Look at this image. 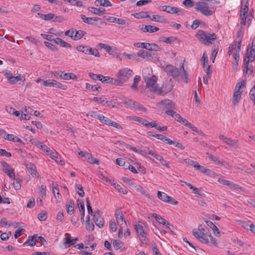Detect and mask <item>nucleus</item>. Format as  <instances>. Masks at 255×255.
Masks as SVG:
<instances>
[{
  "instance_id": "a19ab883",
  "label": "nucleus",
  "mask_w": 255,
  "mask_h": 255,
  "mask_svg": "<svg viewBox=\"0 0 255 255\" xmlns=\"http://www.w3.org/2000/svg\"><path fill=\"white\" fill-rule=\"evenodd\" d=\"M97 119L102 123H104L106 125H109L111 120H110L108 118L105 117L102 115H98L97 116Z\"/></svg>"
},
{
  "instance_id": "4c0bfd02",
  "label": "nucleus",
  "mask_w": 255,
  "mask_h": 255,
  "mask_svg": "<svg viewBox=\"0 0 255 255\" xmlns=\"http://www.w3.org/2000/svg\"><path fill=\"white\" fill-rule=\"evenodd\" d=\"M138 56L141 57L143 59L148 58L151 57V54L144 50H139L137 53Z\"/></svg>"
},
{
  "instance_id": "a878e982",
  "label": "nucleus",
  "mask_w": 255,
  "mask_h": 255,
  "mask_svg": "<svg viewBox=\"0 0 255 255\" xmlns=\"http://www.w3.org/2000/svg\"><path fill=\"white\" fill-rule=\"evenodd\" d=\"M160 104L163 105V107L166 109H174V104L173 102L169 99H165L162 100Z\"/></svg>"
},
{
  "instance_id": "423d86ee",
  "label": "nucleus",
  "mask_w": 255,
  "mask_h": 255,
  "mask_svg": "<svg viewBox=\"0 0 255 255\" xmlns=\"http://www.w3.org/2000/svg\"><path fill=\"white\" fill-rule=\"evenodd\" d=\"M241 4L242 7L240 10L241 24L242 26H245L246 23V14L249 11L248 0H242Z\"/></svg>"
},
{
  "instance_id": "3c124183",
  "label": "nucleus",
  "mask_w": 255,
  "mask_h": 255,
  "mask_svg": "<svg viewBox=\"0 0 255 255\" xmlns=\"http://www.w3.org/2000/svg\"><path fill=\"white\" fill-rule=\"evenodd\" d=\"M37 218L40 221H41L46 220L47 218L46 212L44 211H42L38 215Z\"/></svg>"
},
{
  "instance_id": "a211bd4d",
  "label": "nucleus",
  "mask_w": 255,
  "mask_h": 255,
  "mask_svg": "<svg viewBox=\"0 0 255 255\" xmlns=\"http://www.w3.org/2000/svg\"><path fill=\"white\" fill-rule=\"evenodd\" d=\"M241 45H242V39H240L238 42L237 47L235 48V52L234 54V60L233 61H236L237 62H239L240 60V52L241 49Z\"/></svg>"
},
{
  "instance_id": "37998d69",
  "label": "nucleus",
  "mask_w": 255,
  "mask_h": 255,
  "mask_svg": "<svg viewBox=\"0 0 255 255\" xmlns=\"http://www.w3.org/2000/svg\"><path fill=\"white\" fill-rule=\"evenodd\" d=\"M134 17L137 18H150V16L148 14V12L146 11H141L138 13H135L134 14Z\"/></svg>"
},
{
  "instance_id": "ea45409f",
  "label": "nucleus",
  "mask_w": 255,
  "mask_h": 255,
  "mask_svg": "<svg viewBox=\"0 0 255 255\" xmlns=\"http://www.w3.org/2000/svg\"><path fill=\"white\" fill-rule=\"evenodd\" d=\"M157 197L161 201L166 202L167 200L169 198V196L164 192L158 191L157 192Z\"/></svg>"
},
{
  "instance_id": "e2e57ef3",
  "label": "nucleus",
  "mask_w": 255,
  "mask_h": 255,
  "mask_svg": "<svg viewBox=\"0 0 255 255\" xmlns=\"http://www.w3.org/2000/svg\"><path fill=\"white\" fill-rule=\"evenodd\" d=\"M45 46L53 51H57V48L52 44L48 42H44Z\"/></svg>"
},
{
  "instance_id": "9b49d317",
  "label": "nucleus",
  "mask_w": 255,
  "mask_h": 255,
  "mask_svg": "<svg viewBox=\"0 0 255 255\" xmlns=\"http://www.w3.org/2000/svg\"><path fill=\"white\" fill-rule=\"evenodd\" d=\"M101 211L97 210L93 215V220L97 226L101 228L104 226V220L100 214Z\"/></svg>"
},
{
  "instance_id": "09e8293b",
  "label": "nucleus",
  "mask_w": 255,
  "mask_h": 255,
  "mask_svg": "<svg viewBox=\"0 0 255 255\" xmlns=\"http://www.w3.org/2000/svg\"><path fill=\"white\" fill-rule=\"evenodd\" d=\"M66 243L68 244L67 247H70L71 245H74L76 241L78 240V238H76L74 239H71L70 238H65V239Z\"/></svg>"
},
{
  "instance_id": "f8f14e48",
  "label": "nucleus",
  "mask_w": 255,
  "mask_h": 255,
  "mask_svg": "<svg viewBox=\"0 0 255 255\" xmlns=\"http://www.w3.org/2000/svg\"><path fill=\"white\" fill-rule=\"evenodd\" d=\"M134 229L136 231L137 236L140 238H145V232L143 230L142 224L140 221L134 225ZM145 240V239H144Z\"/></svg>"
},
{
  "instance_id": "6ab92c4d",
  "label": "nucleus",
  "mask_w": 255,
  "mask_h": 255,
  "mask_svg": "<svg viewBox=\"0 0 255 255\" xmlns=\"http://www.w3.org/2000/svg\"><path fill=\"white\" fill-rule=\"evenodd\" d=\"M196 170L201 171L202 173L208 175L212 176L215 175V172L209 169L205 168L204 166H201L198 163L195 168Z\"/></svg>"
},
{
  "instance_id": "473e14b6",
  "label": "nucleus",
  "mask_w": 255,
  "mask_h": 255,
  "mask_svg": "<svg viewBox=\"0 0 255 255\" xmlns=\"http://www.w3.org/2000/svg\"><path fill=\"white\" fill-rule=\"evenodd\" d=\"M96 6H111L112 4L109 0H96L95 2Z\"/></svg>"
},
{
  "instance_id": "20e7f679",
  "label": "nucleus",
  "mask_w": 255,
  "mask_h": 255,
  "mask_svg": "<svg viewBox=\"0 0 255 255\" xmlns=\"http://www.w3.org/2000/svg\"><path fill=\"white\" fill-rule=\"evenodd\" d=\"M195 36L200 41L206 45L212 44L216 39V35L215 33H210L202 30H199Z\"/></svg>"
},
{
  "instance_id": "7c9ffc66",
  "label": "nucleus",
  "mask_w": 255,
  "mask_h": 255,
  "mask_svg": "<svg viewBox=\"0 0 255 255\" xmlns=\"http://www.w3.org/2000/svg\"><path fill=\"white\" fill-rule=\"evenodd\" d=\"M67 212L70 214L72 215L74 213V202L71 200L68 202L66 205Z\"/></svg>"
},
{
  "instance_id": "864d4df0",
  "label": "nucleus",
  "mask_w": 255,
  "mask_h": 255,
  "mask_svg": "<svg viewBox=\"0 0 255 255\" xmlns=\"http://www.w3.org/2000/svg\"><path fill=\"white\" fill-rule=\"evenodd\" d=\"M12 225V223L8 222L6 220V219L5 218H2L0 221V226H1V227H4V226H6L10 227Z\"/></svg>"
},
{
  "instance_id": "9d476101",
  "label": "nucleus",
  "mask_w": 255,
  "mask_h": 255,
  "mask_svg": "<svg viewBox=\"0 0 255 255\" xmlns=\"http://www.w3.org/2000/svg\"><path fill=\"white\" fill-rule=\"evenodd\" d=\"M219 137L221 140H222L225 143L228 145L230 148H233L235 149L239 148L237 144L238 142V140L237 139H232L224 135H220Z\"/></svg>"
},
{
  "instance_id": "2eb2a0df",
  "label": "nucleus",
  "mask_w": 255,
  "mask_h": 255,
  "mask_svg": "<svg viewBox=\"0 0 255 255\" xmlns=\"http://www.w3.org/2000/svg\"><path fill=\"white\" fill-rule=\"evenodd\" d=\"M140 26V30L144 32L153 33L159 30L158 27L150 25L142 24Z\"/></svg>"
},
{
  "instance_id": "bb28decb",
  "label": "nucleus",
  "mask_w": 255,
  "mask_h": 255,
  "mask_svg": "<svg viewBox=\"0 0 255 255\" xmlns=\"http://www.w3.org/2000/svg\"><path fill=\"white\" fill-rule=\"evenodd\" d=\"M88 10L94 14L101 16L105 13V10L103 8H97L94 7H89Z\"/></svg>"
},
{
  "instance_id": "f704fd0d",
  "label": "nucleus",
  "mask_w": 255,
  "mask_h": 255,
  "mask_svg": "<svg viewBox=\"0 0 255 255\" xmlns=\"http://www.w3.org/2000/svg\"><path fill=\"white\" fill-rule=\"evenodd\" d=\"M242 96L240 94H233L232 99V104L234 106H237L240 102Z\"/></svg>"
},
{
  "instance_id": "39448f33",
  "label": "nucleus",
  "mask_w": 255,
  "mask_h": 255,
  "mask_svg": "<svg viewBox=\"0 0 255 255\" xmlns=\"http://www.w3.org/2000/svg\"><path fill=\"white\" fill-rule=\"evenodd\" d=\"M196 9L206 16L212 15L215 12L213 7L209 8L208 4L205 2L199 1L196 3Z\"/></svg>"
},
{
  "instance_id": "dca6fc26",
  "label": "nucleus",
  "mask_w": 255,
  "mask_h": 255,
  "mask_svg": "<svg viewBox=\"0 0 255 255\" xmlns=\"http://www.w3.org/2000/svg\"><path fill=\"white\" fill-rule=\"evenodd\" d=\"M80 17L84 23L91 25L95 24V22L100 19L97 17H87L84 14H81Z\"/></svg>"
},
{
  "instance_id": "ddd939ff",
  "label": "nucleus",
  "mask_w": 255,
  "mask_h": 255,
  "mask_svg": "<svg viewBox=\"0 0 255 255\" xmlns=\"http://www.w3.org/2000/svg\"><path fill=\"white\" fill-rule=\"evenodd\" d=\"M255 56V48H254V46L252 48L248 47L246 53V55L244 58V62H245V65L249 64L250 58L251 56Z\"/></svg>"
},
{
  "instance_id": "49530a36",
  "label": "nucleus",
  "mask_w": 255,
  "mask_h": 255,
  "mask_svg": "<svg viewBox=\"0 0 255 255\" xmlns=\"http://www.w3.org/2000/svg\"><path fill=\"white\" fill-rule=\"evenodd\" d=\"M103 83H107L116 86H121L123 84L122 81H101Z\"/></svg>"
},
{
  "instance_id": "f257e3e1",
  "label": "nucleus",
  "mask_w": 255,
  "mask_h": 255,
  "mask_svg": "<svg viewBox=\"0 0 255 255\" xmlns=\"http://www.w3.org/2000/svg\"><path fill=\"white\" fill-rule=\"evenodd\" d=\"M193 236L199 241L203 244H209L217 246V240L214 238L210 232L209 229L200 224L198 229H194L192 230Z\"/></svg>"
},
{
  "instance_id": "69168bd1",
  "label": "nucleus",
  "mask_w": 255,
  "mask_h": 255,
  "mask_svg": "<svg viewBox=\"0 0 255 255\" xmlns=\"http://www.w3.org/2000/svg\"><path fill=\"white\" fill-rule=\"evenodd\" d=\"M86 88L87 89H91L93 91H98L99 88H101V87L97 85H92L89 84H86Z\"/></svg>"
},
{
  "instance_id": "8fccbe9b",
  "label": "nucleus",
  "mask_w": 255,
  "mask_h": 255,
  "mask_svg": "<svg viewBox=\"0 0 255 255\" xmlns=\"http://www.w3.org/2000/svg\"><path fill=\"white\" fill-rule=\"evenodd\" d=\"M184 162L191 166H193L195 169L196 168L197 165L198 163L197 161H193L189 158L184 159Z\"/></svg>"
},
{
  "instance_id": "0e129e2a",
  "label": "nucleus",
  "mask_w": 255,
  "mask_h": 255,
  "mask_svg": "<svg viewBox=\"0 0 255 255\" xmlns=\"http://www.w3.org/2000/svg\"><path fill=\"white\" fill-rule=\"evenodd\" d=\"M99 46L104 49L106 50V51L109 53L111 52V47L108 45L103 44L102 43H99Z\"/></svg>"
},
{
  "instance_id": "79ce46f5",
  "label": "nucleus",
  "mask_w": 255,
  "mask_h": 255,
  "mask_svg": "<svg viewBox=\"0 0 255 255\" xmlns=\"http://www.w3.org/2000/svg\"><path fill=\"white\" fill-rule=\"evenodd\" d=\"M85 34H86V32L83 30H80L78 31H76L75 33H74V35L73 37V39H74V40L80 39L82 37H83L85 35Z\"/></svg>"
},
{
  "instance_id": "b1692460",
  "label": "nucleus",
  "mask_w": 255,
  "mask_h": 255,
  "mask_svg": "<svg viewBox=\"0 0 255 255\" xmlns=\"http://www.w3.org/2000/svg\"><path fill=\"white\" fill-rule=\"evenodd\" d=\"M167 12L170 14L177 13L178 15H182L183 13L181 9L174 6H171L170 5L167 6Z\"/></svg>"
},
{
  "instance_id": "6e6552de",
  "label": "nucleus",
  "mask_w": 255,
  "mask_h": 255,
  "mask_svg": "<svg viewBox=\"0 0 255 255\" xmlns=\"http://www.w3.org/2000/svg\"><path fill=\"white\" fill-rule=\"evenodd\" d=\"M37 83H41L44 86L60 88L63 90L67 89L66 85L58 82L57 81H36Z\"/></svg>"
},
{
  "instance_id": "393cba45",
  "label": "nucleus",
  "mask_w": 255,
  "mask_h": 255,
  "mask_svg": "<svg viewBox=\"0 0 255 255\" xmlns=\"http://www.w3.org/2000/svg\"><path fill=\"white\" fill-rule=\"evenodd\" d=\"M89 75L92 80H103V79H104L105 80H114L110 77L104 76L101 74L97 75L92 73H89Z\"/></svg>"
},
{
  "instance_id": "f3484780",
  "label": "nucleus",
  "mask_w": 255,
  "mask_h": 255,
  "mask_svg": "<svg viewBox=\"0 0 255 255\" xmlns=\"http://www.w3.org/2000/svg\"><path fill=\"white\" fill-rule=\"evenodd\" d=\"M115 215L118 224H120L121 221L122 222H124L125 225L127 226V222L125 220L124 216L120 209H118L116 211Z\"/></svg>"
},
{
  "instance_id": "aec40b11",
  "label": "nucleus",
  "mask_w": 255,
  "mask_h": 255,
  "mask_svg": "<svg viewBox=\"0 0 255 255\" xmlns=\"http://www.w3.org/2000/svg\"><path fill=\"white\" fill-rule=\"evenodd\" d=\"M152 216L154 217L159 223L166 226L168 229H170V226L172 227L168 222L162 218L160 216L157 215L156 213H153L152 214Z\"/></svg>"
},
{
  "instance_id": "7ed1b4c3",
  "label": "nucleus",
  "mask_w": 255,
  "mask_h": 255,
  "mask_svg": "<svg viewBox=\"0 0 255 255\" xmlns=\"http://www.w3.org/2000/svg\"><path fill=\"white\" fill-rule=\"evenodd\" d=\"M183 62L181 61L178 67H175L171 64H168L165 67L164 70L174 78L188 80L189 79V74L187 71L184 68Z\"/></svg>"
},
{
  "instance_id": "338daca9",
  "label": "nucleus",
  "mask_w": 255,
  "mask_h": 255,
  "mask_svg": "<svg viewBox=\"0 0 255 255\" xmlns=\"http://www.w3.org/2000/svg\"><path fill=\"white\" fill-rule=\"evenodd\" d=\"M109 224L110 229L114 232H115L117 230V226L116 222L115 221H110Z\"/></svg>"
},
{
  "instance_id": "774afa93",
  "label": "nucleus",
  "mask_w": 255,
  "mask_h": 255,
  "mask_svg": "<svg viewBox=\"0 0 255 255\" xmlns=\"http://www.w3.org/2000/svg\"><path fill=\"white\" fill-rule=\"evenodd\" d=\"M75 33V30L74 29H71L70 30H68L65 32V35L69 36L73 39L74 34Z\"/></svg>"
},
{
  "instance_id": "e433bc0d",
  "label": "nucleus",
  "mask_w": 255,
  "mask_h": 255,
  "mask_svg": "<svg viewBox=\"0 0 255 255\" xmlns=\"http://www.w3.org/2000/svg\"><path fill=\"white\" fill-rule=\"evenodd\" d=\"M77 76L74 73H65L62 74V77L61 79L63 80H69L72 79L74 80L75 79H77Z\"/></svg>"
},
{
  "instance_id": "cd10ccee",
  "label": "nucleus",
  "mask_w": 255,
  "mask_h": 255,
  "mask_svg": "<svg viewBox=\"0 0 255 255\" xmlns=\"http://www.w3.org/2000/svg\"><path fill=\"white\" fill-rule=\"evenodd\" d=\"M37 235L34 234L31 237H28L26 241L23 243V245H25L27 244L31 247L34 246L36 243Z\"/></svg>"
},
{
  "instance_id": "c9c22d12",
  "label": "nucleus",
  "mask_w": 255,
  "mask_h": 255,
  "mask_svg": "<svg viewBox=\"0 0 255 255\" xmlns=\"http://www.w3.org/2000/svg\"><path fill=\"white\" fill-rule=\"evenodd\" d=\"M52 192L57 200V202H60L61 200V197L59 193V189L57 187H52Z\"/></svg>"
},
{
  "instance_id": "680f3d73",
  "label": "nucleus",
  "mask_w": 255,
  "mask_h": 255,
  "mask_svg": "<svg viewBox=\"0 0 255 255\" xmlns=\"http://www.w3.org/2000/svg\"><path fill=\"white\" fill-rule=\"evenodd\" d=\"M49 154L52 159L55 160L57 162H58V159H59L60 158H59L58 154L57 152H54L53 151L51 150L49 152Z\"/></svg>"
},
{
  "instance_id": "13d9d810",
  "label": "nucleus",
  "mask_w": 255,
  "mask_h": 255,
  "mask_svg": "<svg viewBox=\"0 0 255 255\" xmlns=\"http://www.w3.org/2000/svg\"><path fill=\"white\" fill-rule=\"evenodd\" d=\"M250 98L254 102V104L255 105V86L250 91Z\"/></svg>"
},
{
  "instance_id": "c03bdc74",
  "label": "nucleus",
  "mask_w": 255,
  "mask_h": 255,
  "mask_svg": "<svg viewBox=\"0 0 255 255\" xmlns=\"http://www.w3.org/2000/svg\"><path fill=\"white\" fill-rule=\"evenodd\" d=\"M238 42V41H234L233 43H232L230 45L229 48H228V54L229 56H230L231 55L232 51L234 50H235V48L237 47Z\"/></svg>"
},
{
  "instance_id": "5fc2aeb1",
  "label": "nucleus",
  "mask_w": 255,
  "mask_h": 255,
  "mask_svg": "<svg viewBox=\"0 0 255 255\" xmlns=\"http://www.w3.org/2000/svg\"><path fill=\"white\" fill-rule=\"evenodd\" d=\"M1 165L2 167V170L4 173L7 172L12 168L8 163L4 161L1 162Z\"/></svg>"
},
{
  "instance_id": "4d7b16f0",
  "label": "nucleus",
  "mask_w": 255,
  "mask_h": 255,
  "mask_svg": "<svg viewBox=\"0 0 255 255\" xmlns=\"http://www.w3.org/2000/svg\"><path fill=\"white\" fill-rule=\"evenodd\" d=\"M116 164L119 166H123L125 168H127V166H125V161L122 158H119L116 160Z\"/></svg>"
},
{
  "instance_id": "6e6d98bb",
  "label": "nucleus",
  "mask_w": 255,
  "mask_h": 255,
  "mask_svg": "<svg viewBox=\"0 0 255 255\" xmlns=\"http://www.w3.org/2000/svg\"><path fill=\"white\" fill-rule=\"evenodd\" d=\"M249 64H247L245 65V62H244V74L250 75L252 73L253 70L249 68Z\"/></svg>"
},
{
  "instance_id": "de8ad7c7",
  "label": "nucleus",
  "mask_w": 255,
  "mask_h": 255,
  "mask_svg": "<svg viewBox=\"0 0 255 255\" xmlns=\"http://www.w3.org/2000/svg\"><path fill=\"white\" fill-rule=\"evenodd\" d=\"M65 2L70 3L73 5H76L77 6H82V1H77V0H63Z\"/></svg>"
},
{
  "instance_id": "412c9836",
  "label": "nucleus",
  "mask_w": 255,
  "mask_h": 255,
  "mask_svg": "<svg viewBox=\"0 0 255 255\" xmlns=\"http://www.w3.org/2000/svg\"><path fill=\"white\" fill-rule=\"evenodd\" d=\"M121 103L126 106L127 108H133L135 101L124 97L121 99Z\"/></svg>"
},
{
  "instance_id": "0eeeda50",
  "label": "nucleus",
  "mask_w": 255,
  "mask_h": 255,
  "mask_svg": "<svg viewBox=\"0 0 255 255\" xmlns=\"http://www.w3.org/2000/svg\"><path fill=\"white\" fill-rule=\"evenodd\" d=\"M134 46L138 48L145 49L149 51H158L160 50V47L158 45L155 43H149L146 42H137L134 43Z\"/></svg>"
},
{
  "instance_id": "c85d7f7f",
  "label": "nucleus",
  "mask_w": 255,
  "mask_h": 255,
  "mask_svg": "<svg viewBox=\"0 0 255 255\" xmlns=\"http://www.w3.org/2000/svg\"><path fill=\"white\" fill-rule=\"evenodd\" d=\"M26 167L29 173L31 175H32L33 176H36L37 172L35 166L33 164L31 163L26 164Z\"/></svg>"
},
{
  "instance_id": "603ef678",
  "label": "nucleus",
  "mask_w": 255,
  "mask_h": 255,
  "mask_svg": "<svg viewBox=\"0 0 255 255\" xmlns=\"http://www.w3.org/2000/svg\"><path fill=\"white\" fill-rule=\"evenodd\" d=\"M76 49L78 51L80 52H82L84 53L85 54H87L88 46H83V45H79L77 46Z\"/></svg>"
},
{
  "instance_id": "5701e85b",
  "label": "nucleus",
  "mask_w": 255,
  "mask_h": 255,
  "mask_svg": "<svg viewBox=\"0 0 255 255\" xmlns=\"http://www.w3.org/2000/svg\"><path fill=\"white\" fill-rule=\"evenodd\" d=\"M207 225L211 228L212 229L214 234L217 236L220 237V232L218 228V227L214 224V223L210 221H206Z\"/></svg>"
},
{
  "instance_id": "052dcab7",
  "label": "nucleus",
  "mask_w": 255,
  "mask_h": 255,
  "mask_svg": "<svg viewBox=\"0 0 255 255\" xmlns=\"http://www.w3.org/2000/svg\"><path fill=\"white\" fill-rule=\"evenodd\" d=\"M134 106L133 108H135V109H137L139 111H141V112H145L146 111V109L144 107H143V106L139 104L138 103L135 102V104L134 105Z\"/></svg>"
},
{
  "instance_id": "c756f323",
  "label": "nucleus",
  "mask_w": 255,
  "mask_h": 255,
  "mask_svg": "<svg viewBox=\"0 0 255 255\" xmlns=\"http://www.w3.org/2000/svg\"><path fill=\"white\" fill-rule=\"evenodd\" d=\"M85 159L91 164H96L97 165L99 164V160L94 158L90 153L85 155Z\"/></svg>"
},
{
  "instance_id": "bf43d9fd",
  "label": "nucleus",
  "mask_w": 255,
  "mask_h": 255,
  "mask_svg": "<svg viewBox=\"0 0 255 255\" xmlns=\"http://www.w3.org/2000/svg\"><path fill=\"white\" fill-rule=\"evenodd\" d=\"M86 204H87V207L88 214H90L91 215H92L93 212V210H92V207L90 205V200L87 197L86 199Z\"/></svg>"
},
{
  "instance_id": "f03ea898",
  "label": "nucleus",
  "mask_w": 255,
  "mask_h": 255,
  "mask_svg": "<svg viewBox=\"0 0 255 255\" xmlns=\"http://www.w3.org/2000/svg\"><path fill=\"white\" fill-rule=\"evenodd\" d=\"M146 87L158 95H164L172 89L171 81H145Z\"/></svg>"
},
{
  "instance_id": "1a4fd4ad",
  "label": "nucleus",
  "mask_w": 255,
  "mask_h": 255,
  "mask_svg": "<svg viewBox=\"0 0 255 255\" xmlns=\"http://www.w3.org/2000/svg\"><path fill=\"white\" fill-rule=\"evenodd\" d=\"M132 71L128 68H124L119 71L117 77L120 79L127 80L130 79L132 75Z\"/></svg>"
},
{
  "instance_id": "4be33fe9",
  "label": "nucleus",
  "mask_w": 255,
  "mask_h": 255,
  "mask_svg": "<svg viewBox=\"0 0 255 255\" xmlns=\"http://www.w3.org/2000/svg\"><path fill=\"white\" fill-rule=\"evenodd\" d=\"M53 41L57 44L60 45L63 47H66L69 49L72 48V45L68 42L63 40L60 38H55L53 39Z\"/></svg>"
},
{
  "instance_id": "2f4dec72",
  "label": "nucleus",
  "mask_w": 255,
  "mask_h": 255,
  "mask_svg": "<svg viewBox=\"0 0 255 255\" xmlns=\"http://www.w3.org/2000/svg\"><path fill=\"white\" fill-rule=\"evenodd\" d=\"M246 88V81H241L238 82L235 88V90L237 91L243 93L244 89Z\"/></svg>"
},
{
  "instance_id": "4468645a",
  "label": "nucleus",
  "mask_w": 255,
  "mask_h": 255,
  "mask_svg": "<svg viewBox=\"0 0 255 255\" xmlns=\"http://www.w3.org/2000/svg\"><path fill=\"white\" fill-rule=\"evenodd\" d=\"M3 73L5 78L8 80H25V77L21 74L14 76L10 71H5Z\"/></svg>"
},
{
  "instance_id": "58836bf2",
  "label": "nucleus",
  "mask_w": 255,
  "mask_h": 255,
  "mask_svg": "<svg viewBox=\"0 0 255 255\" xmlns=\"http://www.w3.org/2000/svg\"><path fill=\"white\" fill-rule=\"evenodd\" d=\"M151 20L163 23L165 22L166 19L162 16L159 15H153L152 17L149 18Z\"/></svg>"
},
{
  "instance_id": "a18cd8bd",
  "label": "nucleus",
  "mask_w": 255,
  "mask_h": 255,
  "mask_svg": "<svg viewBox=\"0 0 255 255\" xmlns=\"http://www.w3.org/2000/svg\"><path fill=\"white\" fill-rule=\"evenodd\" d=\"M75 189L78 190L77 192L80 197H83L85 196V192L81 185L76 184Z\"/></svg>"
},
{
  "instance_id": "72a5a7b5",
  "label": "nucleus",
  "mask_w": 255,
  "mask_h": 255,
  "mask_svg": "<svg viewBox=\"0 0 255 255\" xmlns=\"http://www.w3.org/2000/svg\"><path fill=\"white\" fill-rule=\"evenodd\" d=\"M202 59H203V66L205 67V66L207 65V68L206 69V73L207 75H209L211 74L210 72V66L208 65V57H207L206 54L205 53H203Z\"/></svg>"
}]
</instances>
